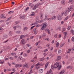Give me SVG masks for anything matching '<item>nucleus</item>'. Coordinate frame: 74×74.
<instances>
[{"label":"nucleus","instance_id":"54","mask_svg":"<svg viewBox=\"0 0 74 74\" xmlns=\"http://www.w3.org/2000/svg\"><path fill=\"white\" fill-rule=\"evenodd\" d=\"M18 67H22V64H18Z\"/></svg>","mask_w":74,"mask_h":74},{"label":"nucleus","instance_id":"14","mask_svg":"<svg viewBox=\"0 0 74 74\" xmlns=\"http://www.w3.org/2000/svg\"><path fill=\"white\" fill-rule=\"evenodd\" d=\"M64 73V70H62L58 74H63V73Z\"/></svg>","mask_w":74,"mask_h":74},{"label":"nucleus","instance_id":"21","mask_svg":"<svg viewBox=\"0 0 74 74\" xmlns=\"http://www.w3.org/2000/svg\"><path fill=\"white\" fill-rule=\"evenodd\" d=\"M24 37L25 36H24L23 35L21 36H20V39H22L23 38H24Z\"/></svg>","mask_w":74,"mask_h":74},{"label":"nucleus","instance_id":"33","mask_svg":"<svg viewBox=\"0 0 74 74\" xmlns=\"http://www.w3.org/2000/svg\"><path fill=\"white\" fill-rule=\"evenodd\" d=\"M42 37H46V35L45 34H42Z\"/></svg>","mask_w":74,"mask_h":74},{"label":"nucleus","instance_id":"64","mask_svg":"<svg viewBox=\"0 0 74 74\" xmlns=\"http://www.w3.org/2000/svg\"><path fill=\"white\" fill-rule=\"evenodd\" d=\"M26 45H27V47H29V46H30V45H29V44H27Z\"/></svg>","mask_w":74,"mask_h":74},{"label":"nucleus","instance_id":"47","mask_svg":"<svg viewBox=\"0 0 74 74\" xmlns=\"http://www.w3.org/2000/svg\"><path fill=\"white\" fill-rule=\"evenodd\" d=\"M58 53H61V52H62V51H61V50H58Z\"/></svg>","mask_w":74,"mask_h":74},{"label":"nucleus","instance_id":"13","mask_svg":"<svg viewBox=\"0 0 74 74\" xmlns=\"http://www.w3.org/2000/svg\"><path fill=\"white\" fill-rule=\"evenodd\" d=\"M13 33V32H12V31H10L9 33V36H12V34Z\"/></svg>","mask_w":74,"mask_h":74},{"label":"nucleus","instance_id":"50","mask_svg":"<svg viewBox=\"0 0 74 74\" xmlns=\"http://www.w3.org/2000/svg\"><path fill=\"white\" fill-rule=\"evenodd\" d=\"M71 28V26H69L67 28L68 30H70V29Z\"/></svg>","mask_w":74,"mask_h":74},{"label":"nucleus","instance_id":"32","mask_svg":"<svg viewBox=\"0 0 74 74\" xmlns=\"http://www.w3.org/2000/svg\"><path fill=\"white\" fill-rule=\"evenodd\" d=\"M38 44H40V41H39L38 42V43H36V46L38 45Z\"/></svg>","mask_w":74,"mask_h":74},{"label":"nucleus","instance_id":"11","mask_svg":"<svg viewBox=\"0 0 74 74\" xmlns=\"http://www.w3.org/2000/svg\"><path fill=\"white\" fill-rule=\"evenodd\" d=\"M48 62H47L45 64V69H47V67L48 66Z\"/></svg>","mask_w":74,"mask_h":74},{"label":"nucleus","instance_id":"52","mask_svg":"<svg viewBox=\"0 0 74 74\" xmlns=\"http://www.w3.org/2000/svg\"><path fill=\"white\" fill-rule=\"evenodd\" d=\"M15 67L16 68H17L18 67V64H16L15 65Z\"/></svg>","mask_w":74,"mask_h":74},{"label":"nucleus","instance_id":"3","mask_svg":"<svg viewBox=\"0 0 74 74\" xmlns=\"http://www.w3.org/2000/svg\"><path fill=\"white\" fill-rule=\"evenodd\" d=\"M47 23H44L43 25L42 26V27L40 29L41 30H43L44 29V28H45L46 27H47Z\"/></svg>","mask_w":74,"mask_h":74},{"label":"nucleus","instance_id":"45","mask_svg":"<svg viewBox=\"0 0 74 74\" xmlns=\"http://www.w3.org/2000/svg\"><path fill=\"white\" fill-rule=\"evenodd\" d=\"M16 27H20V28H21V26L19 25H17L16 26Z\"/></svg>","mask_w":74,"mask_h":74},{"label":"nucleus","instance_id":"4","mask_svg":"<svg viewBox=\"0 0 74 74\" xmlns=\"http://www.w3.org/2000/svg\"><path fill=\"white\" fill-rule=\"evenodd\" d=\"M22 60V58L21 56H19V57L17 59L18 62H19L20 60Z\"/></svg>","mask_w":74,"mask_h":74},{"label":"nucleus","instance_id":"28","mask_svg":"<svg viewBox=\"0 0 74 74\" xmlns=\"http://www.w3.org/2000/svg\"><path fill=\"white\" fill-rule=\"evenodd\" d=\"M12 13H14V11H12L8 12V14H12Z\"/></svg>","mask_w":74,"mask_h":74},{"label":"nucleus","instance_id":"39","mask_svg":"<svg viewBox=\"0 0 74 74\" xmlns=\"http://www.w3.org/2000/svg\"><path fill=\"white\" fill-rule=\"evenodd\" d=\"M20 22V21H16L15 23H16V24H18Z\"/></svg>","mask_w":74,"mask_h":74},{"label":"nucleus","instance_id":"44","mask_svg":"<svg viewBox=\"0 0 74 74\" xmlns=\"http://www.w3.org/2000/svg\"><path fill=\"white\" fill-rule=\"evenodd\" d=\"M12 71H14V72H15V71H16L14 69H12Z\"/></svg>","mask_w":74,"mask_h":74},{"label":"nucleus","instance_id":"55","mask_svg":"<svg viewBox=\"0 0 74 74\" xmlns=\"http://www.w3.org/2000/svg\"><path fill=\"white\" fill-rule=\"evenodd\" d=\"M23 52H22L20 54V56H22V55H23Z\"/></svg>","mask_w":74,"mask_h":74},{"label":"nucleus","instance_id":"38","mask_svg":"<svg viewBox=\"0 0 74 74\" xmlns=\"http://www.w3.org/2000/svg\"><path fill=\"white\" fill-rule=\"evenodd\" d=\"M58 36V34H55L54 35V37L55 38H57V36Z\"/></svg>","mask_w":74,"mask_h":74},{"label":"nucleus","instance_id":"1","mask_svg":"<svg viewBox=\"0 0 74 74\" xmlns=\"http://www.w3.org/2000/svg\"><path fill=\"white\" fill-rule=\"evenodd\" d=\"M51 68L53 70V69H56L58 68V70H60L61 69V66L60 65L59 66V64L58 62H56L54 65H51Z\"/></svg>","mask_w":74,"mask_h":74},{"label":"nucleus","instance_id":"29","mask_svg":"<svg viewBox=\"0 0 74 74\" xmlns=\"http://www.w3.org/2000/svg\"><path fill=\"white\" fill-rule=\"evenodd\" d=\"M12 18V16H11L10 17H9V18H8V19H7L6 21H9V20H10V19H11Z\"/></svg>","mask_w":74,"mask_h":74},{"label":"nucleus","instance_id":"43","mask_svg":"<svg viewBox=\"0 0 74 74\" xmlns=\"http://www.w3.org/2000/svg\"><path fill=\"white\" fill-rule=\"evenodd\" d=\"M29 7H27L25 9V11H27V10H28L29 9Z\"/></svg>","mask_w":74,"mask_h":74},{"label":"nucleus","instance_id":"60","mask_svg":"<svg viewBox=\"0 0 74 74\" xmlns=\"http://www.w3.org/2000/svg\"><path fill=\"white\" fill-rule=\"evenodd\" d=\"M1 30H3V29H2V28L1 27H0V31Z\"/></svg>","mask_w":74,"mask_h":74},{"label":"nucleus","instance_id":"20","mask_svg":"<svg viewBox=\"0 0 74 74\" xmlns=\"http://www.w3.org/2000/svg\"><path fill=\"white\" fill-rule=\"evenodd\" d=\"M20 19H24L25 18V16H21L20 17Z\"/></svg>","mask_w":74,"mask_h":74},{"label":"nucleus","instance_id":"17","mask_svg":"<svg viewBox=\"0 0 74 74\" xmlns=\"http://www.w3.org/2000/svg\"><path fill=\"white\" fill-rule=\"evenodd\" d=\"M62 17H61L59 15L58 16V20H59V21H61V20H62Z\"/></svg>","mask_w":74,"mask_h":74},{"label":"nucleus","instance_id":"12","mask_svg":"<svg viewBox=\"0 0 74 74\" xmlns=\"http://www.w3.org/2000/svg\"><path fill=\"white\" fill-rule=\"evenodd\" d=\"M1 18H6V17H4V14H1Z\"/></svg>","mask_w":74,"mask_h":74},{"label":"nucleus","instance_id":"46","mask_svg":"<svg viewBox=\"0 0 74 74\" xmlns=\"http://www.w3.org/2000/svg\"><path fill=\"white\" fill-rule=\"evenodd\" d=\"M44 60V59H43V58H42L40 59L39 60L40 62H41V61H42V60Z\"/></svg>","mask_w":74,"mask_h":74},{"label":"nucleus","instance_id":"31","mask_svg":"<svg viewBox=\"0 0 74 74\" xmlns=\"http://www.w3.org/2000/svg\"><path fill=\"white\" fill-rule=\"evenodd\" d=\"M66 29L65 28H63L62 29V32H64V31H66Z\"/></svg>","mask_w":74,"mask_h":74},{"label":"nucleus","instance_id":"37","mask_svg":"<svg viewBox=\"0 0 74 74\" xmlns=\"http://www.w3.org/2000/svg\"><path fill=\"white\" fill-rule=\"evenodd\" d=\"M45 19H47V17L48 16V15H47V14H46L45 15Z\"/></svg>","mask_w":74,"mask_h":74},{"label":"nucleus","instance_id":"57","mask_svg":"<svg viewBox=\"0 0 74 74\" xmlns=\"http://www.w3.org/2000/svg\"><path fill=\"white\" fill-rule=\"evenodd\" d=\"M31 62H33V63H34V62H35V61L34 60H31Z\"/></svg>","mask_w":74,"mask_h":74},{"label":"nucleus","instance_id":"61","mask_svg":"<svg viewBox=\"0 0 74 74\" xmlns=\"http://www.w3.org/2000/svg\"><path fill=\"white\" fill-rule=\"evenodd\" d=\"M16 26H14L13 27V28L14 30H15L16 29Z\"/></svg>","mask_w":74,"mask_h":74},{"label":"nucleus","instance_id":"36","mask_svg":"<svg viewBox=\"0 0 74 74\" xmlns=\"http://www.w3.org/2000/svg\"><path fill=\"white\" fill-rule=\"evenodd\" d=\"M27 29H28L27 27H24L23 29V30H27Z\"/></svg>","mask_w":74,"mask_h":74},{"label":"nucleus","instance_id":"48","mask_svg":"<svg viewBox=\"0 0 74 74\" xmlns=\"http://www.w3.org/2000/svg\"><path fill=\"white\" fill-rule=\"evenodd\" d=\"M67 32H65L64 33V36H66L67 35Z\"/></svg>","mask_w":74,"mask_h":74},{"label":"nucleus","instance_id":"2","mask_svg":"<svg viewBox=\"0 0 74 74\" xmlns=\"http://www.w3.org/2000/svg\"><path fill=\"white\" fill-rule=\"evenodd\" d=\"M73 8V6H71L70 7H69L66 9V12H67L68 13H69L70 11H71V10H72Z\"/></svg>","mask_w":74,"mask_h":74},{"label":"nucleus","instance_id":"23","mask_svg":"<svg viewBox=\"0 0 74 74\" xmlns=\"http://www.w3.org/2000/svg\"><path fill=\"white\" fill-rule=\"evenodd\" d=\"M43 14H41L40 16V19H42V18H43Z\"/></svg>","mask_w":74,"mask_h":74},{"label":"nucleus","instance_id":"59","mask_svg":"<svg viewBox=\"0 0 74 74\" xmlns=\"http://www.w3.org/2000/svg\"><path fill=\"white\" fill-rule=\"evenodd\" d=\"M5 60L6 61V60H9V59H8V58H5Z\"/></svg>","mask_w":74,"mask_h":74},{"label":"nucleus","instance_id":"19","mask_svg":"<svg viewBox=\"0 0 74 74\" xmlns=\"http://www.w3.org/2000/svg\"><path fill=\"white\" fill-rule=\"evenodd\" d=\"M61 28V27H58V28H57L56 29V30H59V31H61V29H60Z\"/></svg>","mask_w":74,"mask_h":74},{"label":"nucleus","instance_id":"35","mask_svg":"<svg viewBox=\"0 0 74 74\" xmlns=\"http://www.w3.org/2000/svg\"><path fill=\"white\" fill-rule=\"evenodd\" d=\"M64 15L65 16H66L67 15V12H66H66H64Z\"/></svg>","mask_w":74,"mask_h":74},{"label":"nucleus","instance_id":"24","mask_svg":"<svg viewBox=\"0 0 74 74\" xmlns=\"http://www.w3.org/2000/svg\"><path fill=\"white\" fill-rule=\"evenodd\" d=\"M4 63V60H3V61H1V60H0V64H3V63Z\"/></svg>","mask_w":74,"mask_h":74},{"label":"nucleus","instance_id":"34","mask_svg":"<svg viewBox=\"0 0 74 74\" xmlns=\"http://www.w3.org/2000/svg\"><path fill=\"white\" fill-rule=\"evenodd\" d=\"M69 18V16H67L64 19L65 21H66L67 19H68Z\"/></svg>","mask_w":74,"mask_h":74},{"label":"nucleus","instance_id":"56","mask_svg":"<svg viewBox=\"0 0 74 74\" xmlns=\"http://www.w3.org/2000/svg\"><path fill=\"white\" fill-rule=\"evenodd\" d=\"M73 1V0H69V1L68 2V3H71L72 1Z\"/></svg>","mask_w":74,"mask_h":74},{"label":"nucleus","instance_id":"10","mask_svg":"<svg viewBox=\"0 0 74 74\" xmlns=\"http://www.w3.org/2000/svg\"><path fill=\"white\" fill-rule=\"evenodd\" d=\"M62 57H61V56H59L58 57L57 59L56 60H60V59H61V58Z\"/></svg>","mask_w":74,"mask_h":74},{"label":"nucleus","instance_id":"8","mask_svg":"<svg viewBox=\"0 0 74 74\" xmlns=\"http://www.w3.org/2000/svg\"><path fill=\"white\" fill-rule=\"evenodd\" d=\"M40 65V63L38 62L37 64L35 65L36 66L35 67V69H36L37 68V66H38Z\"/></svg>","mask_w":74,"mask_h":74},{"label":"nucleus","instance_id":"40","mask_svg":"<svg viewBox=\"0 0 74 74\" xmlns=\"http://www.w3.org/2000/svg\"><path fill=\"white\" fill-rule=\"evenodd\" d=\"M47 31L48 32V34H50V30L48 29H47Z\"/></svg>","mask_w":74,"mask_h":74},{"label":"nucleus","instance_id":"58","mask_svg":"<svg viewBox=\"0 0 74 74\" xmlns=\"http://www.w3.org/2000/svg\"><path fill=\"white\" fill-rule=\"evenodd\" d=\"M35 23V25H37V24H38V22L36 21L35 23Z\"/></svg>","mask_w":74,"mask_h":74},{"label":"nucleus","instance_id":"42","mask_svg":"<svg viewBox=\"0 0 74 74\" xmlns=\"http://www.w3.org/2000/svg\"><path fill=\"white\" fill-rule=\"evenodd\" d=\"M71 33H72V34H74V31L72 29H71Z\"/></svg>","mask_w":74,"mask_h":74},{"label":"nucleus","instance_id":"53","mask_svg":"<svg viewBox=\"0 0 74 74\" xmlns=\"http://www.w3.org/2000/svg\"><path fill=\"white\" fill-rule=\"evenodd\" d=\"M27 67V65H24L23 66V67Z\"/></svg>","mask_w":74,"mask_h":74},{"label":"nucleus","instance_id":"16","mask_svg":"<svg viewBox=\"0 0 74 74\" xmlns=\"http://www.w3.org/2000/svg\"><path fill=\"white\" fill-rule=\"evenodd\" d=\"M56 19V17L55 16H54L52 18H51L52 20H53V19Z\"/></svg>","mask_w":74,"mask_h":74},{"label":"nucleus","instance_id":"18","mask_svg":"<svg viewBox=\"0 0 74 74\" xmlns=\"http://www.w3.org/2000/svg\"><path fill=\"white\" fill-rule=\"evenodd\" d=\"M24 57H27V54L26 53H24L23 54Z\"/></svg>","mask_w":74,"mask_h":74},{"label":"nucleus","instance_id":"15","mask_svg":"<svg viewBox=\"0 0 74 74\" xmlns=\"http://www.w3.org/2000/svg\"><path fill=\"white\" fill-rule=\"evenodd\" d=\"M61 3L62 4H63V5H64V4H65V1L64 0L62 1Z\"/></svg>","mask_w":74,"mask_h":74},{"label":"nucleus","instance_id":"9","mask_svg":"<svg viewBox=\"0 0 74 74\" xmlns=\"http://www.w3.org/2000/svg\"><path fill=\"white\" fill-rule=\"evenodd\" d=\"M35 13H34V12H32V14H30V16H35Z\"/></svg>","mask_w":74,"mask_h":74},{"label":"nucleus","instance_id":"30","mask_svg":"<svg viewBox=\"0 0 74 74\" xmlns=\"http://www.w3.org/2000/svg\"><path fill=\"white\" fill-rule=\"evenodd\" d=\"M36 8H37V7H36V5H35L34 7L33 8V10H35Z\"/></svg>","mask_w":74,"mask_h":74},{"label":"nucleus","instance_id":"51","mask_svg":"<svg viewBox=\"0 0 74 74\" xmlns=\"http://www.w3.org/2000/svg\"><path fill=\"white\" fill-rule=\"evenodd\" d=\"M64 43L63 44L61 45L60 46V48H61V47H63V46H64Z\"/></svg>","mask_w":74,"mask_h":74},{"label":"nucleus","instance_id":"25","mask_svg":"<svg viewBox=\"0 0 74 74\" xmlns=\"http://www.w3.org/2000/svg\"><path fill=\"white\" fill-rule=\"evenodd\" d=\"M39 71L40 73H42V72H43V69H40Z\"/></svg>","mask_w":74,"mask_h":74},{"label":"nucleus","instance_id":"62","mask_svg":"<svg viewBox=\"0 0 74 74\" xmlns=\"http://www.w3.org/2000/svg\"><path fill=\"white\" fill-rule=\"evenodd\" d=\"M30 50H28L27 51V53H30Z\"/></svg>","mask_w":74,"mask_h":74},{"label":"nucleus","instance_id":"63","mask_svg":"<svg viewBox=\"0 0 74 74\" xmlns=\"http://www.w3.org/2000/svg\"><path fill=\"white\" fill-rule=\"evenodd\" d=\"M49 45H50L49 44H47V45L46 46H47V47H49Z\"/></svg>","mask_w":74,"mask_h":74},{"label":"nucleus","instance_id":"41","mask_svg":"<svg viewBox=\"0 0 74 74\" xmlns=\"http://www.w3.org/2000/svg\"><path fill=\"white\" fill-rule=\"evenodd\" d=\"M72 41L74 42V36L72 38Z\"/></svg>","mask_w":74,"mask_h":74},{"label":"nucleus","instance_id":"7","mask_svg":"<svg viewBox=\"0 0 74 74\" xmlns=\"http://www.w3.org/2000/svg\"><path fill=\"white\" fill-rule=\"evenodd\" d=\"M6 38H7V35H4L2 37V39L4 40V39Z\"/></svg>","mask_w":74,"mask_h":74},{"label":"nucleus","instance_id":"27","mask_svg":"<svg viewBox=\"0 0 74 74\" xmlns=\"http://www.w3.org/2000/svg\"><path fill=\"white\" fill-rule=\"evenodd\" d=\"M9 59L11 60H14V58L12 57H10L9 58Z\"/></svg>","mask_w":74,"mask_h":74},{"label":"nucleus","instance_id":"49","mask_svg":"<svg viewBox=\"0 0 74 74\" xmlns=\"http://www.w3.org/2000/svg\"><path fill=\"white\" fill-rule=\"evenodd\" d=\"M45 40H46L47 41H49V38H46L45 39Z\"/></svg>","mask_w":74,"mask_h":74},{"label":"nucleus","instance_id":"26","mask_svg":"<svg viewBox=\"0 0 74 74\" xmlns=\"http://www.w3.org/2000/svg\"><path fill=\"white\" fill-rule=\"evenodd\" d=\"M59 45V43L58 42H57L56 44V47H58Z\"/></svg>","mask_w":74,"mask_h":74},{"label":"nucleus","instance_id":"6","mask_svg":"<svg viewBox=\"0 0 74 74\" xmlns=\"http://www.w3.org/2000/svg\"><path fill=\"white\" fill-rule=\"evenodd\" d=\"M48 71L47 72L46 74H52V70L51 69H50L49 71L48 72Z\"/></svg>","mask_w":74,"mask_h":74},{"label":"nucleus","instance_id":"22","mask_svg":"<svg viewBox=\"0 0 74 74\" xmlns=\"http://www.w3.org/2000/svg\"><path fill=\"white\" fill-rule=\"evenodd\" d=\"M16 33H17L18 34L20 33V34H21L22 33V32L21 31H17L16 32Z\"/></svg>","mask_w":74,"mask_h":74},{"label":"nucleus","instance_id":"5","mask_svg":"<svg viewBox=\"0 0 74 74\" xmlns=\"http://www.w3.org/2000/svg\"><path fill=\"white\" fill-rule=\"evenodd\" d=\"M21 42L23 45H25V44H26V43L25 42V40L22 39L21 40Z\"/></svg>","mask_w":74,"mask_h":74}]
</instances>
